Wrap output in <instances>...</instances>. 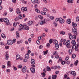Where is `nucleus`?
Here are the masks:
<instances>
[{
    "mask_svg": "<svg viewBox=\"0 0 79 79\" xmlns=\"http://www.w3.org/2000/svg\"><path fill=\"white\" fill-rule=\"evenodd\" d=\"M49 43L50 44H52V43H53V40H52V39H51L49 40Z\"/></svg>",
    "mask_w": 79,
    "mask_h": 79,
    "instance_id": "obj_44",
    "label": "nucleus"
},
{
    "mask_svg": "<svg viewBox=\"0 0 79 79\" xmlns=\"http://www.w3.org/2000/svg\"><path fill=\"white\" fill-rule=\"evenodd\" d=\"M47 22V19H44V20H41L40 21L39 23V24H41V25H43L44 24H46Z\"/></svg>",
    "mask_w": 79,
    "mask_h": 79,
    "instance_id": "obj_2",
    "label": "nucleus"
},
{
    "mask_svg": "<svg viewBox=\"0 0 79 79\" xmlns=\"http://www.w3.org/2000/svg\"><path fill=\"white\" fill-rule=\"evenodd\" d=\"M19 19H23V16H22V15H21V14H20L19 15Z\"/></svg>",
    "mask_w": 79,
    "mask_h": 79,
    "instance_id": "obj_33",
    "label": "nucleus"
},
{
    "mask_svg": "<svg viewBox=\"0 0 79 79\" xmlns=\"http://www.w3.org/2000/svg\"><path fill=\"white\" fill-rule=\"evenodd\" d=\"M60 42L62 43L64 42V43L66 42V40L65 39H61L60 41Z\"/></svg>",
    "mask_w": 79,
    "mask_h": 79,
    "instance_id": "obj_26",
    "label": "nucleus"
},
{
    "mask_svg": "<svg viewBox=\"0 0 79 79\" xmlns=\"http://www.w3.org/2000/svg\"><path fill=\"white\" fill-rule=\"evenodd\" d=\"M69 39H70L71 40V39H73V36L71 35V34L69 33Z\"/></svg>",
    "mask_w": 79,
    "mask_h": 79,
    "instance_id": "obj_15",
    "label": "nucleus"
},
{
    "mask_svg": "<svg viewBox=\"0 0 79 79\" xmlns=\"http://www.w3.org/2000/svg\"><path fill=\"white\" fill-rule=\"evenodd\" d=\"M1 36L3 39H5V38H6V36H5V35L3 34H1Z\"/></svg>",
    "mask_w": 79,
    "mask_h": 79,
    "instance_id": "obj_29",
    "label": "nucleus"
},
{
    "mask_svg": "<svg viewBox=\"0 0 79 79\" xmlns=\"http://www.w3.org/2000/svg\"><path fill=\"white\" fill-rule=\"evenodd\" d=\"M25 58H29V53H27L26 54L25 56Z\"/></svg>",
    "mask_w": 79,
    "mask_h": 79,
    "instance_id": "obj_17",
    "label": "nucleus"
},
{
    "mask_svg": "<svg viewBox=\"0 0 79 79\" xmlns=\"http://www.w3.org/2000/svg\"><path fill=\"white\" fill-rule=\"evenodd\" d=\"M23 61V62H27V59H24Z\"/></svg>",
    "mask_w": 79,
    "mask_h": 79,
    "instance_id": "obj_58",
    "label": "nucleus"
},
{
    "mask_svg": "<svg viewBox=\"0 0 79 79\" xmlns=\"http://www.w3.org/2000/svg\"><path fill=\"white\" fill-rule=\"evenodd\" d=\"M15 21H18V20H19V18H18V17H16L15 19Z\"/></svg>",
    "mask_w": 79,
    "mask_h": 79,
    "instance_id": "obj_60",
    "label": "nucleus"
},
{
    "mask_svg": "<svg viewBox=\"0 0 79 79\" xmlns=\"http://www.w3.org/2000/svg\"><path fill=\"white\" fill-rule=\"evenodd\" d=\"M7 44H8L9 45H11L13 44V40H9L7 41Z\"/></svg>",
    "mask_w": 79,
    "mask_h": 79,
    "instance_id": "obj_5",
    "label": "nucleus"
},
{
    "mask_svg": "<svg viewBox=\"0 0 79 79\" xmlns=\"http://www.w3.org/2000/svg\"><path fill=\"white\" fill-rule=\"evenodd\" d=\"M27 69V68H26V67H23L22 70V73H26V69Z\"/></svg>",
    "mask_w": 79,
    "mask_h": 79,
    "instance_id": "obj_8",
    "label": "nucleus"
},
{
    "mask_svg": "<svg viewBox=\"0 0 79 79\" xmlns=\"http://www.w3.org/2000/svg\"><path fill=\"white\" fill-rule=\"evenodd\" d=\"M41 13L42 14V15H45L47 14L46 12H41Z\"/></svg>",
    "mask_w": 79,
    "mask_h": 79,
    "instance_id": "obj_42",
    "label": "nucleus"
},
{
    "mask_svg": "<svg viewBox=\"0 0 79 79\" xmlns=\"http://www.w3.org/2000/svg\"><path fill=\"white\" fill-rule=\"evenodd\" d=\"M6 71L7 73H9V72H10V69H6Z\"/></svg>",
    "mask_w": 79,
    "mask_h": 79,
    "instance_id": "obj_57",
    "label": "nucleus"
},
{
    "mask_svg": "<svg viewBox=\"0 0 79 79\" xmlns=\"http://www.w3.org/2000/svg\"><path fill=\"white\" fill-rule=\"evenodd\" d=\"M60 34H61L62 35H64V34H65V32L64 31H62L60 32Z\"/></svg>",
    "mask_w": 79,
    "mask_h": 79,
    "instance_id": "obj_48",
    "label": "nucleus"
},
{
    "mask_svg": "<svg viewBox=\"0 0 79 79\" xmlns=\"http://www.w3.org/2000/svg\"><path fill=\"white\" fill-rule=\"evenodd\" d=\"M68 3H73V0H67Z\"/></svg>",
    "mask_w": 79,
    "mask_h": 79,
    "instance_id": "obj_20",
    "label": "nucleus"
},
{
    "mask_svg": "<svg viewBox=\"0 0 79 79\" xmlns=\"http://www.w3.org/2000/svg\"><path fill=\"white\" fill-rule=\"evenodd\" d=\"M57 77L56 75H53L52 76V79H56Z\"/></svg>",
    "mask_w": 79,
    "mask_h": 79,
    "instance_id": "obj_23",
    "label": "nucleus"
},
{
    "mask_svg": "<svg viewBox=\"0 0 79 79\" xmlns=\"http://www.w3.org/2000/svg\"><path fill=\"white\" fill-rule=\"evenodd\" d=\"M31 63L32 64H34L35 63V60L34 59H32L31 60Z\"/></svg>",
    "mask_w": 79,
    "mask_h": 79,
    "instance_id": "obj_16",
    "label": "nucleus"
},
{
    "mask_svg": "<svg viewBox=\"0 0 79 79\" xmlns=\"http://www.w3.org/2000/svg\"><path fill=\"white\" fill-rule=\"evenodd\" d=\"M38 39L39 40H40L42 39V36H40L38 37Z\"/></svg>",
    "mask_w": 79,
    "mask_h": 79,
    "instance_id": "obj_49",
    "label": "nucleus"
},
{
    "mask_svg": "<svg viewBox=\"0 0 79 79\" xmlns=\"http://www.w3.org/2000/svg\"><path fill=\"white\" fill-rule=\"evenodd\" d=\"M71 43L73 46L75 45L76 44V42L75 41V40H73L71 42Z\"/></svg>",
    "mask_w": 79,
    "mask_h": 79,
    "instance_id": "obj_22",
    "label": "nucleus"
},
{
    "mask_svg": "<svg viewBox=\"0 0 79 79\" xmlns=\"http://www.w3.org/2000/svg\"><path fill=\"white\" fill-rule=\"evenodd\" d=\"M35 11H36V12H37L38 13H40V10H38V9H35Z\"/></svg>",
    "mask_w": 79,
    "mask_h": 79,
    "instance_id": "obj_47",
    "label": "nucleus"
},
{
    "mask_svg": "<svg viewBox=\"0 0 79 79\" xmlns=\"http://www.w3.org/2000/svg\"><path fill=\"white\" fill-rule=\"evenodd\" d=\"M41 75H43V76H42V77H45V76L46 74L45 73V72H44L41 73Z\"/></svg>",
    "mask_w": 79,
    "mask_h": 79,
    "instance_id": "obj_31",
    "label": "nucleus"
},
{
    "mask_svg": "<svg viewBox=\"0 0 79 79\" xmlns=\"http://www.w3.org/2000/svg\"><path fill=\"white\" fill-rule=\"evenodd\" d=\"M52 11L53 13H56V10L55 9H52Z\"/></svg>",
    "mask_w": 79,
    "mask_h": 79,
    "instance_id": "obj_38",
    "label": "nucleus"
},
{
    "mask_svg": "<svg viewBox=\"0 0 79 79\" xmlns=\"http://www.w3.org/2000/svg\"><path fill=\"white\" fill-rule=\"evenodd\" d=\"M16 13L18 15H21V11L19 10V8H18L17 10Z\"/></svg>",
    "mask_w": 79,
    "mask_h": 79,
    "instance_id": "obj_12",
    "label": "nucleus"
},
{
    "mask_svg": "<svg viewBox=\"0 0 79 79\" xmlns=\"http://www.w3.org/2000/svg\"><path fill=\"white\" fill-rule=\"evenodd\" d=\"M61 64H65V61H62L61 62Z\"/></svg>",
    "mask_w": 79,
    "mask_h": 79,
    "instance_id": "obj_54",
    "label": "nucleus"
},
{
    "mask_svg": "<svg viewBox=\"0 0 79 79\" xmlns=\"http://www.w3.org/2000/svg\"><path fill=\"white\" fill-rule=\"evenodd\" d=\"M66 63L67 64H70V62L68 60L66 61Z\"/></svg>",
    "mask_w": 79,
    "mask_h": 79,
    "instance_id": "obj_52",
    "label": "nucleus"
},
{
    "mask_svg": "<svg viewBox=\"0 0 79 79\" xmlns=\"http://www.w3.org/2000/svg\"><path fill=\"white\" fill-rule=\"evenodd\" d=\"M30 70L31 73H35V69L33 68H30Z\"/></svg>",
    "mask_w": 79,
    "mask_h": 79,
    "instance_id": "obj_11",
    "label": "nucleus"
},
{
    "mask_svg": "<svg viewBox=\"0 0 79 79\" xmlns=\"http://www.w3.org/2000/svg\"><path fill=\"white\" fill-rule=\"evenodd\" d=\"M77 63H78V60H77L74 62V65L77 66Z\"/></svg>",
    "mask_w": 79,
    "mask_h": 79,
    "instance_id": "obj_40",
    "label": "nucleus"
},
{
    "mask_svg": "<svg viewBox=\"0 0 79 79\" xmlns=\"http://www.w3.org/2000/svg\"><path fill=\"white\" fill-rule=\"evenodd\" d=\"M23 40H20L19 41H17V44H19L20 43H23Z\"/></svg>",
    "mask_w": 79,
    "mask_h": 79,
    "instance_id": "obj_21",
    "label": "nucleus"
},
{
    "mask_svg": "<svg viewBox=\"0 0 79 79\" xmlns=\"http://www.w3.org/2000/svg\"><path fill=\"white\" fill-rule=\"evenodd\" d=\"M9 10L10 11H13V8H9Z\"/></svg>",
    "mask_w": 79,
    "mask_h": 79,
    "instance_id": "obj_63",
    "label": "nucleus"
},
{
    "mask_svg": "<svg viewBox=\"0 0 79 79\" xmlns=\"http://www.w3.org/2000/svg\"><path fill=\"white\" fill-rule=\"evenodd\" d=\"M43 11H47V12L48 11H49L48 10V9H47V8H44L43 9Z\"/></svg>",
    "mask_w": 79,
    "mask_h": 79,
    "instance_id": "obj_35",
    "label": "nucleus"
},
{
    "mask_svg": "<svg viewBox=\"0 0 79 79\" xmlns=\"http://www.w3.org/2000/svg\"><path fill=\"white\" fill-rule=\"evenodd\" d=\"M77 28L76 27H73L72 29V32L74 34H76L77 33Z\"/></svg>",
    "mask_w": 79,
    "mask_h": 79,
    "instance_id": "obj_4",
    "label": "nucleus"
},
{
    "mask_svg": "<svg viewBox=\"0 0 79 79\" xmlns=\"http://www.w3.org/2000/svg\"><path fill=\"white\" fill-rule=\"evenodd\" d=\"M27 10V8L26 7H22L21 8V10L22 12H24V11H26Z\"/></svg>",
    "mask_w": 79,
    "mask_h": 79,
    "instance_id": "obj_6",
    "label": "nucleus"
},
{
    "mask_svg": "<svg viewBox=\"0 0 79 79\" xmlns=\"http://www.w3.org/2000/svg\"><path fill=\"white\" fill-rule=\"evenodd\" d=\"M33 23V22H32V21H30L28 22V26H32V25Z\"/></svg>",
    "mask_w": 79,
    "mask_h": 79,
    "instance_id": "obj_14",
    "label": "nucleus"
},
{
    "mask_svg": "<svg viewBox=\"0 0 79 79\" xmlns=\"http://www.w3.org/2000/svg\"><path fill=\"white\" fill-rule=\"evenodd\" d=\"M72 58H73V59H74L75 58H76V54H73Z\"/></svg>",
    "mask_w": 79,
    "mask_h": 79,
    "instance_id": "obj_45",
    "label": "nucleus"
},
{
    "mask_svg": "<svg viewBox=\"0 0 79 79\" xmlns=\"http://www.w3.org/2000/svg\"><path fill=\"white\" fill-rule=\"evenodd\" d=\"M4 22H5L6 23V25H8L9 24V20L8 19L6 18H4L3 19Z\"/></svg>",
    "mask_w": 79,
    "mask_h": 79,
    "instance_id": "obj_3",
    "label": "nucleus"
},
{
    "mask_svg": "<svg viewBox=\"0 0 79 79\" xmlns=\"http://www.w3.org/2000/svg\"><path fill=\"white\" fill-rule=\"evenodd\" d=\"M0 21L1 22H3V21H4V20H3V19H0Z\"/></svg>",
    "mask_w": 79,
    "mask_h": 79,
    "instance_id": "obj_64",
    "label": "nucleus"
},
{
    "mask_svg": "<svg viewBox=\"0 0 79 79\" xmlns=\"http://www.w3.org/2000/svg\"><path fill=\"white\" fill-rule=\"evenodd\" d=\"M36 43H37V44H38V45H39V44H40V41H39V40H37Z\"/></svg>",
    "mask_w": 79,
    "mask_h": 79,
    "instance_id": "obj_46",
    "label": "nucleus"
},
{
    "mask_svg": "<svg viewBox=\"0 0 79 79\" xmlns=\"http://www.w3.org/2000/svg\"><path fill=\"white\" fill-rule=\"evenodd\" d=\"M20 55H16V60H19L20 58Z\"/></svg>",
    "mask_w": 79,
    "mask_h": 79,
    "instance_id": "obj_28",
    "label": "nucleus"
},
{
    "mask_svg": "<svg viewBox=\"0 0 79 79\" xmlns=\"http://www.w3.org/2000/svg\"><path fill=\"white\" fill-rule=\"evenodd\" d=\"M76 21L77 22H79V17H77L76 18Z\"/></svg>",
    "mask_w": 79,
    "mask_h": 79,
    "instance_id": "obj_43",
    "label": "nucleus"
},
{
    "mask_svg": "<svg viewBox=\"0 0 79 79\" xmlns=\"http://www.w3.org/2000/svg\"><path fill=\"white\" fill-rule=\"evenodd\" d=\"M22 2L23 3H24L25 4H26V3H27V1H22Z\"/></svg>",
    "mask_w": 79,
    "mask_h": 79,
    "instance_id": "obj_59",
    "label": "nucleus"
},
{
    "mask_svg": "<svg viewBox=\"0 0 79 79\" xmlns=\"http://www.w3.org/2000/svg\"><path fill=\"white\" fill-rule=\"evenodd\" d=\"M70 44H71V42H70V40H68L66 43H63V45H65L66 46L67 48H71V46H70Z\"/></svg>",
    "mask_w": 79,
    "mask_h": 79,
    "instance_id": "obj_1",
    "label": "nucleus"
},
{
    "mask_svg": "<svg viewBox=\"0 0 79 79\" xmlns=\"http://www.w3.org/2000/svg\"><path fill=\"white\" fill-rule=\"evenodd\" d=\"M71 74L73 75L74 77L76 76V72L74 71H73L71 72Z\"/></svg>",
    "mask_w": 79,
    "mask_h": 79,
    "instance_id": "obj_27",
    "label": "nucleus"
},
{
    "mask_svg": "<svg viewBox=\"0 0 79 79\" xmlns=\"http://www.w3.org/2000/svg\"><path fill=\"white\" fill-rule=\"evenodd\" d=\"M47 71H51V69H50V68L48 66H47Z\"/></svg>",
    "mask_w": 79,
    "mask_h": 79,
    "instance_id": "obj_30",
    "label": "nucleus"
},
{
    "mask_svg": "<svg viewBox=\"0 0 79 79\" xmlns=\"http://www.w3.org/2000/svg\"><path fill=\"white\" fill-rule=\"evenodd\" d=\"M13 26H14V27L16 26H17V23H13Z\"/></svg>",
    "mask_w": 79,
    "mask_h": 79,
    "instance_id": "obj_55",
    "label": "nucleus"
},
{
    "mask_svg": "<svg viewBox=\"0 0 79 79\" xmlns=\"http://www.w3.org/2000/svg\"><path fill=\"white\" fill-rule=\"evenodd\" d=\"M59 23H61V24H63V23H64V20L61 18H59Z\"/></svg>",
    "mask_w": 79,
    "mask_h": 79,
    "instance_id": "obj_7",
    "label": "nucleus"
},
{
    "mask_svg": "<svg viewBox=\"0 0 79 79\" xmlns=\"http://www.w3.org/2000/svg\"><path fill=\"white\" fill-rule=\"evenodd\" d=\"M23 26H22V27H20L19 28V31H22L23 29H24V27H23Z\"/></svg>",
    "mask_w": 79,
    "mask_h": 79,
    "instance_id": "obj_32",
    "label": "nucleus"
},
{
    "mask_svg": "<svg viewBox=\"0 0 79 79\" xmlns=\"http://www.w3.org/2000/svg\"><path fill=\"white\" fill-rule=\"evenodd\" d=\"M43 47V46L41 45L39 46V48H40V49H42Z\"/></svg>",
    "mask_w": 79,
    "mask_h": 79,
    "instance_id": "obj_56",
    "label": "nucleus"
},
{
    "mask_svg": "<svg viewBox=\"0 0 79 79\" xmlns=\"http://www.w3.org/2000/svg\"><path fill=\"white\" fill-rule=\"evenodd\" d=\"M6 67L5 66V65H3L2 66V69H4V68H5Z\"/></svg>",
    "mask_w": 79,
    "mask_h": 79,
    "instance_id": "obj_61",
    "label": "nucleus"
},
{
    "mask_svg": "<svg viewBox=\"0 0 79 79\" xmlns=\"http://www.w3.org/2000/svg\"><path fill=\"white\" fill-rule=\"evenodd\" d=\"M6 55L5 56V59L6 60H8V58H9V56L8 55V54L7 53V52H6Z\"/></svg>",
    "mask_w": 79,
    "mask_h": 79,
    "instance_id": "obj_9",
    "label": "nucleus"
},
{
    "mask_svg": "<svg viewBox=\"0 0 79 79\" xmlns=\"http://www.w3.org/2000/svg\"><path fill=\"white\" fill-rule=\"evenodd\" d=\"M73 39H76V35H73Z\"/></svg>",
    "mask_w": 79,
    "mask_h": 79,
    "instance_id": "obj_50",
    "label": "nucleus"
},
{
    "mask_svg": "<svg viewBox=\"0 0 79 79\" xmlns=\"http://www.w3.org/2000/svg\"><path fill=\"white\" fill-rule=\"evenodd\" d=\"M5 48H6V49L8 50L9 49V48H10V47H9V46H5Z\"/></svg>",
    "mask_w": 79,
    "mask_h": 79,
    "instance_id": "obj_51",
    "label": "nucleus"
},
{
    "mask_svg": "<svg viewBox=\"0 0 79 79\" xmlns=\"http://www.w3.org/2000/svg\"><path fill=\"white\" fill-rule=\"evenodd\" d=\"M49 18L50 19H52V20H53V19H54V17H53V16H50Z\"/></svg>",
    "mask_w": 79,
    "mask_h": 79,
    "instance_id": "obj_53",
    "label": "nucleus"
},
{
    "mask_svg": "<svg viewBox=\"0 0 79 79\" xmlns=\"http://www.w3.org/2000/svg\"><path fill=\"white\" fill-rule=\"evenodd\" d=\"M72 25L73 27H76L77 26V24L76 23H74V22H72Z\"/></svg>",
    "mask_w": 79,
    "mask_h": 79,
    "instance_id": "obj_24",
    "label": "nucleus"
},
{
    "mask_svg": "<svg viewBox=\"0 0 79 79\" xmlns=\"http://www.w3.org/2000/svg\"><path fill=\"white\" fill-rule=\"evenodd\" d=\"M7 64L8 67H11V63L10 62V61H8L7 62Z\"/></svg>",
    "mask_w": 79,
    "mask_h": 79,
    "instance_id": "obj_18",
    "label": "nucleus"
},
{
    "mask_svg": "<svg viewBox=\"0 0 79 79\" xmlns=\"http://www.w3.org/2000/svg\"><path fill=\"white\" fill-rule=\"evenodd\" d=\"M67 77H68V76L66 75V74H65L64 75V79H66V78Z\"/></svg>",
    "mask_w": 79,
    "mask_h": 79,
    "instance_id": "obj_62",
    "label": "nucleus"
},
{
    "mask_svg": "<svg viewBox=\"0 0 79 79\" xmlns=\"http://www.w3.org/2000/svg\"><path fill=\"white\" fill-rule=\"evenodd\" d=\"M53 43H54V44H57L58 43V41L56 40H55L53 41Z\"/></svg>",
    "mask_w": 79,
    "mask_h": 79,
    "instance_id": "obj_19",
    "label": "nucleus"
},
{
    "mask_svg": "<svg viewBox=\"0 0 79 79\" xmlns=\"http://www.w3.org/2000/svg\"><path fill=\"white\" fill-rule=\"evenodd\" d=\"M53 24L54 26H55V27H56V26H58V23H57L56 22H54Z\"/></svg>",
    "mask_w": 79,
    "mask_h": 79,
    "instance_id": "obj_36",
    "label": "nucleus"
},
{
    "mask_svg": "<svg viewBox=\"0 0 79 79\" xmlns=\"http://www.w3.org/2000/svg\"><path fill=\"white\" fill-rule=\"evenodd\" d=\"M38 17L39 18H40V19H43V17H42V15H40L38 16Z\"/></svg>",
    "mask_w": 79,
    "mask_h": 79,
    "instance_id": "obj_41",
    "label": "nucleus"
},
{
    "mask_svg": "<svg viewBox=\"0 0 79 79\" xmlns=\"http://www.w3.org/2000/svg\"><path fill=\"white\" fill-rule=\"evenodd\" d=\"M67 23L68 24H71V19H68L67 20Z\"/></svg>",
    "mask_w": 79,
    "mask_h": 79,
    "instance_id": "obj_25",
    "label": "nucleus"
},
{
    "mask_svg": "<svg viewBox=\"0 0 79 79\" xmlns=\"http://www.w3.org/2000/svg\"><path fill=\"white\" fill-rule=\"evenodd\" d=\"M69 55H71L72 54V50L69 49Z\"/></svg>",
    "mask_w": 79,
    "mask_h": 79,
    "instance_id": "obj_39",
    "label": "nucleus"
},
{
    "mask_svg": "<svg viewBox=\"0 0 79 79\" xmlns=\"http://www.w3.org/2000/svg\"><path fill=\"white\" fill-rule=\"evenodd\" d=\"M48 53V50H47L46 51L43 52V55H46Z\"/></svg>",
    "mask_w": 79,
    "mask_h": 79,
    "instance_id": "obj_34",
    "label": "nucleus"
},
{
    "mask_svg": "<svg viewBox=\"0 0 79 79\" xmlns=\"http://www.w3.org/2000/svg\"><path fill=\"white\" fill-rule=\"evenodd\" d=\"M55 47L56 48L58 49V48H59V45H58V44H56L55 45Z\"/></svg>",
    "mask_w": 79,
    "mask_h": 79,
    "instance_id": "obj_37",
    "label": "nucleus"
},
{
    "mask_svg": "<svg viewBox=\"0 0 79 79\" xmlns=\"http://www.w3.org/2000/svg\"><path fill=\"white\" fill-rule=\"evenodd\" d=\"M16 37L17 39H18V38H19V33L18 31H16Z\"/></svg>",
    "mask_w": 79,
    "mask_h": 79,
    "instance_id": "obj_13",
    "label": "nucleus"
},
{
    "mask_svg": "<svg viewBox=\"0 0 79 79\" xmlns=\"http://www.w3.org/2000/svg\"><path fill=\"white\" fill-rule=\"evenodd\" d=\"M23 27H24V29H25V30H29V27L26 26V25H24L23 26Z\"/></svg>",
    "mask_w": 79,
    "mask_h": 79,
    "instance_id": "obj_10",
    "label": "nucleus"
}]
</instances>
